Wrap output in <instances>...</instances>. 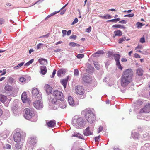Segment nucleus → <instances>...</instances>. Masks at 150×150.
I'll use <instances>...</instances> for the list:
<instances>
[{
    "instance_id": "nucleus-27",
    "label": "nucleus",
    "mask_w": 150,
    "mask_h": 150,
    "mask_svg": "<svg viewBox=\"0 0 150 150\" xmlns=\"http://www.w3.org/2000/svg\"><path fill=\"white\" fill-rule=\"evenodd\" d=\"M104 53L103 51L102 50H99L97 51L95 53L93 54V56L94 57H98L99 56L98 54H103Z\"/></svg>"
},
{
    "instance_id": "nucleus-57",
    "label": "nucleus",
    "mask_w": 150,
    "mask_h": 150,
    "mask_svg": "<svg viewBox=\"0 0 150 150\" xmlns=\"http://www.w3.org/2000/svg\"><path fill=\"white\" fill-rule=\"evenodd\" d=\"M100 138V136L96 137L95 138V140L96 142L98 141Z\"/></svg>"
},
{
    "instance_id": "nucleus-54",
    "label": "nucleus",
    "mask_w": 150,
    "mask_h": 150,
    "mask_svg": "<svg viewBox=\"0 0 150 150\" xmlns=\"http://www.w3.org/2000/svg\"><path fill=\"white\" fill-rule=\"evenodd\" d=\"M61 49H58L54 50V52H60Z\"/></svg>"
},
{
    "instance_id": "nucleus-15",
    "label": "nucleus",
    "mask_w": 150,
    "mask_h": 150,
    "mask_svg": "<svg viewBox=\"0 0 150 150\" xmlns=\"http://www.w3.org/2000/svg\"><path fill=\"white\" fill-rule=\"evenodd\" d=\"M46 124L48 127L52 128L55 126L56 125V121L54 120H52L46 122Z\"/></svg>"
},
{
    "instance_id": "nucleus-7",
    "label": "nucleus",
    "mask_w": 150,
    "mask_h": 150,
    "mask_svg": "<svg viewBox=\"0 0 150 150\" xmlns=\"http://www.w3.org/2000/svg\"><path fill=\"white\" fill-rule=\"evenodd\" d=\"M150 112V103H147L143 108L140 110L139 113H149Z\"/></svg>"
},
{
    "instance_id": "nucleus-59",
    "label": "nucleus",
    "mask_w": 150,
    "mask_h": 150,
    "mask_svg": "<svg viewBox=\"0 0 150 150\" xmlns=\"http://www.w3.org/2000/svg\"><path fill=\"white\" fill-rule=\"evenodd\" d=\"M87 32L89 33L90 32L91 30V27H89V28H88L87 29Z\"/></svg>"
},
{
    "instance_id": "nucleus-14",
    "label": "nucleus",
    "mask_w": 150,
    "mask_h": 150,
    "mask_svg": "<svg viewBox=\"0 0 150 150\" xmlns=\"http://www.w3.org/2000/svg\"><path fill=\"white\" fill-rule=\"evenodd\" d=\"M68 101L69 104L72 106H74L78 104V103L76 104L73 98L70 96H69L68 97Z\"/></svg>"
},
{
    "instance_id": "nucleus-42",
    "label": "nucleus",
    "mask_w": 150,
    "mask_h": 150,
    "mask_svg": "<svg viewBox=\"0 0 150 150\" xmlns=\"http://www.w3.org/2000/svg\"><path fill=\"white\" fill-rule=\"evenodd\" d=\"M26 80L25 78L23 77H21L19 79V81L21 82H23L25 81Z\"/></svg>"
},
{
    "instance_id": "nucleus-6",
    "label": "nucleus",
    "mask_w": 150,
    "mask_h": 150,
    "mask_svg": "<svg viewBox=\"0 0 150 150\" xmlns=\"http://www.w3.org/2000/svg\"><path fill=\"white\" fill-rule=\"evenodd\" d=\"M53 95L58 100L63 101L64 100L63 94L62 92L58 90L54 91L53 92Z\"/></svg>"
},
{
    "instance_id": "nucleus-36",
    "label": "nucleus",
    "mask_w": 150,
    "mask_h": 150,
    "mask_svg": "<svg viewBox=\"0 0 150 150\" xmlns=\"http://www.w3.org/2000/svg\"><path fill=\"white\" fill-rule=\"evenodd\" d=\"M59 106L60 108L64 109L66 106V103L64 102H63Z\"/></svg>"
},
{
    "instance_id": "nucleus-16",
    "label": "nucleus",
    "mask_w": 150,
    "mask_h": 150,
    "mask_svg": "<svg viewBox=\"0 0 150 150\" xmlns=\"http://www.w3.org/2000/svg\"><path fill=\"white\" fill-rule=\"evenodd\" d=\"M83 134L84 135L86 136H88L93 134V132H91L89 130V127H87L85 130L83 131Z\"/></svg>"
},
{
    "instance_id": "nucleus-64",
    "label": "nucleus",
    "mask_w": 150,
    "mask_h": 150,
    "mask_svg": "<svg viewBox=\"0 0 150 150\" xmlns=\"http://www.w3.org/2000/svg\"><path fill=\"white\" fill-rule=\"evenodd\" d=\"M65 11H66V10H63L62 11H61L60 12V14L61 15L63 14L65 12Z\"/></svg>"
},
{
    "instance_id": "nucleus-52",
    "label": "nucleus",
    "mask_w": 150,
    "mask_h": 150,
    "mask_svg": "<svg viewBox=\"0 0 150 150\" xmlns=\"http://www.w3.org/2000/svg\"><path fill=\"white\" fill-rule=\"evenodd\" d=\"M119 22L120 23H122L123 24H126L127 23V21L124 20H122L120 21Z\"/></svg>"
},
{
    "instance_id": "nucleus-19",
    "label": "nucleus",
    "mask_w": 150,
    "mask_h": 150,
    "mask_svg": "<svg viewBox=\"0 0 150 150\" xmlns=\"http://www.w3.org/2000/svg\"><path fill=\"white\" fill-rule=\"evenodd\" d=\"M32 95L33 96H37L38 95H39V92L38 89L36 88H33L32 91Z\"/></svg>"
},
{
    "instance_id": "nucleus-4",
    "label": "nucleus",
    "mask_w": 150,
    "mask_h": 150,
    "mask_svg": "<svg viewBox=\"0 0 150 150\" xmlns=\"http://www.w3.org/2000/svg\"><path fill=\"white\" fill-rule=\"evenodd\" d=\"M72 123L76 128H80L85 126L84 119L82 117L77 115L74 117L72 119Z\"/></svg>"
},
{
    "instance_id": "nucleus-11",
    "label": "nucleus",
    "mask_w": 150,
    "mask_h": 150,
    "mask_svg": "<svg viewBox=\"0 0 150 150\" xmlns=\"http://www.w3.org/2000/svg\"><path fill=\"white\" fill-rule=\"evenodd\" d=\"M84 88L81 86H78L75 88L76 92V94L79 95H83L84 93Z\"/></svg>"
},
{
    "instance_id": "nucleus-20",
    "label": "nucleus",
    "mask_w": 150,
    "mask_h": 150,
    "mask_svg": "<svg viewBox=\"0 0 150 150\" xmlns=\"http://www.w3.org/2000/svg\"><path fill=\"white\" fill-rule=\"evenodd\" d=\"M4 89L6 92H11L13 90V88L11 86L7 84L5 86Z\"/></svg>"
},
{
    "instance_id": "nucleus-22",
    "label": "nucleus",
    "mask_w": 150,
    "mask_h": 150,
    "mask_svg": "<svg viewBox=\"0 0 150 150\" xmlns=\"http://www.w3.org/2000/svg\"><path fill=\"white\" fill-rule=\"evenodd\" d=\"M114 35H113V37L114 38L116 36H120L122 34V32L120 30L115 31L114 32Z\"/></svg>"
},
{
    "instance_id": "nucleus-35",
    "label": "nucleus",
    "mask_w": 150,
    "mask_h": 150,
    "mask_svg": "<svg viewBox=\"0 0 150 150\" xmlns=\"http://www.w3.org/2000/svg\"><path fill=\"white\" fill-rule=\"evenodd\" d=\"M126 40V38L125 37H122L119 39L118 40V43L119 44H121L122 42Z\"/></svg>"
},
{
    "instance_id": "nucleus-31",
    "label": "nucleus",
    "mask_w": 150,
    "mask_h": 150,
    "mask_svg": "<svg viewBox=\"0 0 150 150\" xmlns=\"http://www.w3.org/2000/svg\"><path fill=\"white\" fill-rule=\"evenodd\" d=\"M69 46H72V47L79 46L80 45L74 42L69 43Z\"/></svg>"
},
{
    "instance_id": "nucleus-29",
    "label": "nucleus",
    "mask_w": 150,
    "mask_h": 150,
    "mask_svg": "<svg viewBox=\"0 0 150 150\" xmlns=\"http://www.w3.org/2000/svg\"><path fill=\"white\" fill-rule=\"evenodd\" d=\"M24 64V62H22L21 63L18 64L17 66H15L13 67V70H17L19 68L21 67Z\"/></svg>"
},
{
    "instance_id": "nucleus-38",
    "label": "nucleus",
    "mask_w": 150,
    "mask_h": 150,
    "mask_svg": "<svg viewBox=\"0 0 150 150\" xmlns=\"http://www.w3.org/2000/svg\"><path fill=\"white\" fill-rule=\"evenodd\" d=\"M34 61V59H31L30 60L25 63L24 65L25 66H28L30 64H32L33 62Z\"/></svg>"
},
{
    "instance_id": "nucleus-46",
    "label": "nucleus",
    "mask_w": 150,
    "mask_h": 150,
    "mask_svg": "<svg viewBox=\"0 0 150 150\" xmlns=\"http://www.w3.org/2000/svg\"><path fill=\"white\" fill-rule=\"evenodd\" d=\"M4 19L0 18V25L4 24Z\"/></svg>"
},
{
    "instance_id": "nucleus-41",
    "label": "nucleus",
    "mask_w": 150,
    "mask_h": 150,
    "mask_svg": "<svg viewBox=\"0 0 150 150\" xmlns=\"http://www.w3.org/2000/svg\"><path fill=\"white\" fill-rule=\"evenodd\" d=\"M74 73L75 76H78L79 73L78 69H75L74 70Z\"/></svg>"
},
{
    "instance_id": "nucleus-18",
    "label": "nucleus",
    "mask_w": 150,
    "mask_h": 150,
    "mask_svg": "<svg viewBox=\"0 0 150 150\" xmlns=\"http://www.w3.org/2000/svg\"><path fill=\"white\" fill-rule=\"evenodd\" d=\"M22 100L23 103H25L27 101V96L26 93V92H23L21 96Z\"/></svg>"
},
{
    "instance_id": "nucleus-49",
    "label": "nucleus",
    "mask_w": 150,
    "mask_h": 150,
    "mask_svg": "<svg viewBox=\"0 0 150 150\" xmlns=\"http://www.w3.org/2000/svg\"><path fill=\"white\" fill-rule=\"evenodd\" d=\"M134 56L135 58H140V55L137 54L135 53L134 54Z\"/></svg>"
},
{
    "instance_id": "nucleus-37",
    "label": "nucleus",
    "mask_w": 150,
    "mask_h": 150,
    "mask_svg": "<svg viewBox=\"0 0 150 150\" xmlns=\"http://www.w3.org/2000/svg\"><path fill=\"white\" fill-rule=\"evenodd\" d=\"M112 18V17H111L110 15L108 14H106L104 16V19H109L110 18Z\"/></svg>"
},
{
    "instance_id": "nucleus-24",
    "label": "nucleus",
    "mask_w": 150,
    "mask_h": 150,
    "mask_svg": "<svg viewBox=\"0 0 150 150\" xmlns=\"http://www.w3.org/2000/svg\"><path fill=\"white\" fill-rule=\"evenodd\" d=\"M41 70V73L43 75H45L47 72V70L46 67L44 66H42L40 67Z\"/></svg>"
},
{
    "instance_id": "nucleus-63",
    "label": "nucleus",
    "mask_w": 150,
    "mask_h": 150,
    "mask_svg": "<svg viewBox=\"0 0 150 150\" xmlns=\"http://www.w3.org/2000/svg\"><path fill=\"white\" fill-rule=\"evenodd\" d=\"M127 61V60L125 58H122L121 59V61L122 62H126V61Z\"/></svg>"
},
{
    "instance_id": "nucleus-50",
    "label": "nucleus",
    "mask_w": 150,
    "mask_h": 150,
    "mask_svg": "<svg viewBox=\"0 0 150 150\" xmlns=\"http://www.w3.org/2000/svg\"><path fill=\"white\" fill-rule=\"evenodd\" d=\"M6 147L7 149H9L11 148V146L9 144H6Z\"/></svg>"
},
{
    "instance_id": "nucleus-45",
    "label": "nucleus",
    "mask_w": 150,
    "mask_h": 150,
    "mask_svg": "<svg viewBox=\"0 0 150 150\" xmlns=\"http://www.w3.org/2000/svg\"><path fill=\"white\" fill-rule=\"evenodd\" d=\"M56 69L54 70L53 72L52 73V75L51 76V78H53L56 74Z\"/></svg>"
},
{
    "instance_id": "nucleus-21",
    "label": "nucleus",
    "mask_w": 150,
    "mask_h": 150,
    "mask_svg": "<svg viewBox=\"0 0 150 150\" xmlns=\"http://www.w3.org/2000/svg\"><path fill=\"white\" fill-rule=\"evenodd\" d=\"M68 79L69 78L67 77L66 78L63 79L61 81V83L63 85L64 88H65L66 87Z\"/></svg>"
},
{
    "instance_id": "nucleus-47",
    "label": "nucleus",
    "mask_w": 150,
    "mask_h": 150,
    "mask_svg": "<svg viewBox=\"0 0 150 150\" xmlns=\"http://www.w3.org/2000/svg\"><path fill=\"white\" fill-rule=\"evenodd\" d=\"M76 36L75 35H71L70 37V38L72 39L75 40L76 38Z\"/></svg>"
},
{
    "instance_id": "nucleus-12",
    "label": "nucleus",
    "mask_w": 150,
    "mask_h": 150,
    "mask_svg": "<svg viewBox=\"0 0 150 150\" xmlns=\"http://www.w3.org/2000/svg\"><path fill=\"white\" fill-rule=\"evenodd\" d=\"M66 70L65 69H61L58 70L57 73V76L58 77H62L65 74Z\"/></svg>"
},
{
    "instance_id": "nucleus-62",
    "label": "nucleus",
    "mask_w": 150,
    "mask_h": 150,
    "mask_svg": "<svg viewBox=\"0 0 150 150\" xmlns=\"http://www.w3.org/2000/svg\"><path fill=\"white\" fill-rule=\"evenodd\" d=\"M42 45V44L41 43H39V44H38L37 45V49H39L40 48V46L41 45Z\"/></svg>"
},
{
    "instance_id": "nucleus-28",
    "label": "nucleus",
    "mask_w": 150,
    "mask_h": 150,
    "mask_svg": "<svg viewBox=\"0 0 150 150\" xmlns=\"http://www.w3.org/2000/svg\"><path fill=\"white\" fill-rule=\"evenodd\" d=\"M57 100V99H56L55 98H53L51 101V102L52 104H55L57 106V107H58L59 105V101L58 100Z\"/></svg>"
},
{
    "instance_id": "nucleus-26",
    "label": "nucleus",
    "mask_w": 150,
    "mask_h": 150,
    "mask_svg": "<svg viewBox=\"0 0 150 150\" xmlns=\"http://www.w3.org/2000/svg\"><path fill=\"white\" fill-rule=\"evenodd\" d=\"M7 99L6 96L4 95L0 94V101H1L3 103H4Z\"/></svg>"
},
{
    "instance_id": "nucleus-5",
    "label": "nucleus",
    "mask_w": 150,
    "mask_h": 150,
    "mask_svg": "<svg viewBox=\"0 0 150 150\" xmlns=\"http://www.w3.org/2000/svg\"><path fill=\"white\" fill-rule=\"evenodd\" d=\"M83 112L85 113V116L87 121L90 123H92L95 119V115L92 111L89 109H87Z\"/></svg>"
},
{
    "instance_id": "nucleus-51",
    "label": "nucleus",
    "mask_w": 150,
    "mask_h": 150,
    "mask_svg": "<svg viewBox=\"0 0 150 150\" xmlns=\"http://www.w3.org/2000/svg\"><path fill=\"white\" fill-rule=\"evenodd\" d=\"M107 22H116L115 19H114L110 20H109L107 21Z\"/></svg>"
},
{
    "instance_id": "nucleus-32",
    "label": "nucleus",
    "mask_w": 150,
    "mask_h": 150,
    "mask_svg": "<svg viewBox=\"0 0 150 150\" xmlns=\"http://www.w3.org/2000/svg\"><path fill=\"white\" fill-rule=\"evenodd\" d=\"M144 25L139 22H137L136 23V25L138 29L141 28Z\"/></svg>"
},
{
    "instance_id": "nucleus-56",
    "label": "nucleus",
    "mask_w": 150,
    "mask_h": 150,
    "mask_svg": "<svg viewBox=\"0 0 150 150\" xmlns=\"http://www.w3.org/2000/svg\"><path fill=\"white\" fill-rule=\"evenodd\" d=\"M139 137V134L138 133H136V135L134 136L133 137V138L134 139L138 138Z\"/></svg>"
},
{
    "instance_id": "nucleus-58",
    "label": "nucleus",
    "mask_w": 150,
    "mask_h": 150,
    "mask_svg": "<svg viewBox=\"0 0 150 150\" xmlns=\"http://www.w3.org/2000/svg\"><path fill=\"white\" fill-rule=\"evenodd\" d=\"M131 12V10H129L128 11H124L123 12L126 13H130Z\"/></svg>"
},
{
    "instance_id": "nucleus-2",
    "label": "nucleus",
    "mask_w": 150,
    "mask_h": 150,
    "mask_svg": "<svg viewBox=\"0 0 150 150\" xmlns=\"http://www.w3.org/2000/svg\"><path fill=\"white\" fill-rule=\"evenodd\" d=\"M13 139L15 142V147L17 150H21L24 139L22 136L21 135L20 133L17 132L15 133L13 137Z\"/></svg>"
},
{
    "instance_id": "nucleus-43",
    "label": "nucleus",
    "mask_w": 150,
    "mask_h": 150,
    "mask_svg": "<svg viewBox=\"0 0 150 150\" xmlns=\"http://www.w3.org/2000/svg\"><path fill=\"white\" fill-rule=\"evenodd\" d=\"M140 42L141 43H144L145 42V38L144 36L142 37L140 40Z\"/></svg>"
},
{
    "instance_id": "nucleus-55",
    "label": "nucleus",
    "mask_w": 150,
    "mask_h": 150,
    "mask_svg": "<svg viewBox=\"0 0 150 150\" xmlns=\"http://www.w3.org/2000/svg\"><path fill=\"white\" fill-rule=\"evenodd\" d=\"M142 47H143L142 45H138L136 48V49H142Z\"/></svg>"
},
{
    "instance_id": "nucleus-9",
    "label": "nucleus",
    "mask_w": 150,
    "mask_h": 150,
    "mask_svg": "<svg viewBox=\"0 0 150 150\" xmlns=\"http://www.w3.org/2000/svg\"><path fill=\"white\" fill-rule=\"evenodd\" d=\"M114 59L116 61V66L119 69L122 70V67L121 65L119 62V59L120 58V56L119 54H114Z\"/></svg>"
},
{
    "instance_id": "nucleus-23",
    "label": "nucleus",
    "mask_w": 150,
    "mask_h": 150,
    "mask_svg": "<svg viewBox=\"0 0 150 150\" xmlns=\"http://www.w3.org/2000/svg\"><path fill=\"white\" fill-rule=\"evenodd\" d=\"M144 71L142 68H140L137 69L136 70V74L139 76H142L143 74Z\"/></svg>"
},
{
    "instance_id": "nucleus-17",
    "label": "nucleus",
    "mask_w": 150,
    "mask_h": 150,
    "mask_svg": "<svg viewBox=\"0 0 150 150\" xmlns=\"http://www.w3.org/2000/svg\"><path fill=\"white\" fill-rule=\"evenodd\" d=\"M45 88L47 93L48 94L50 93H51L52 91V88L48 84H47L45 85Z\"/></svg>"
},
{
    "instance_id": "nucleus-10",
    "label": "nucleus",
    "mask_w": 150,
    "mask_h": 150,
    "mask_svg": "<svg viewBox=\"0 0 150 150\" xmlns=\"http://www.w3.org/2000/svg\"><path fill=\"white\" fill-rule=\"evenodd\" d=\"M34 106L38 109H40L43 106L42 102L40 100H37L34 103Z\"/></svg>"
},
{
    "instance_id": "nucleus-44",
    "label": "nucleus",
    "mask_w": 150,
    "mask_h": 150,
    "mask_svg": "<svg viewBox=\"0 0 150 150\" xmlns=\"http://www.w3.org/2000/svg\"><path fill=\"white\" fill-rule=\"evenodd\" d=\"M78 21V19L76 18H75L74 21H73V22L71 24L72 25H74V24H75V23H77Z\"/></svg>"
},
{
    "instance_id": "nucleus-40",
    "label": "nucleus",
    "mask_w": 150,
    "mask_h": 150,
    "mask_svg": "<svg viewBox=\"0 0 150 150\" xmlns=\"http://www.w3.org/2000/svg\"><path fill=\"white\" fill-rule=\"evenodd\" d=\"M76 57L78 59L82 58L84 57V55L83 54H79L77 55Z\"/></svg>"
},
{
    "instance_id": "nucleus-13",
    "label": "nucleus",
    "mask_w": 150,
    "mask_h": 150,
    "mask_svg": "<svg viewBox=\"0 0 150 150\" xmlns=\"http://www.w3.org/2000/svg\"><path fill=\"white\" fill-rule=\"evenodd\" d=\"M83 81L87 83H89L91 81L92 79L88 74H84L83 77Z\"/></svg>"
},
{
    "instance_id": "nucleus-1",
    "label": "nucleus",
    "mask_w": 150,
    "mask_h": 150,
    "mask_svg": "<svg viewBox=\"0 0 150 150\" xmlns=\"http://www.w3.org/2000/svg\"><path fill=\"white\" fill-rule=\"evenodd\" d=\"M131 81V69H127L124 71L120 79V83L123 87L127 86Z\"/></svg>"
},
{
    "instance_id": "nucleus-48",
    "label": "nucleus",
    "mask_w": 150,
    "mask_h": 150,
    "mask_svg": "<svg viewBox=\"0 0 150 150\" xmlns=\"http://www.w3.org/2000/svg\"><path fill=\"white\" fill-rule=\"evenodd\" d=\"M62 32L63 34L62 36L64 37L66 34L67 31L65 30H62Z\"/></svg>"
},
{
    "instance_id": "nucleus-25",
    "label": "nucleus",
    "mask_w": 150,
    "mask_h": 150,
    "mask_svg": "<svg viewBox=\"0 0 150 150\" xmlns=\"http://www.w3.org/2000/svg\"><path fill=\"white\" fill-rule=\"evenodd\" d=\"M38 62L41 64L45 65L47 63V61L46 59L43 58L39 59Z\"/></svg>"
},
{
    "instance_id": "nucleus-53",
    "label": "nucleus",
    "mask_w": 150,
    "mask_h": 150,
    "mask_svg": "<svg viewBox=\"0 0 150 150\" xmlns=\"http://www.w3.org/2000/svg\"><path fill=\"white\" fill-rule=\"evenodd\" d=\"M103 129V127L101 126H100L99 127V130L98 132V133L100 132L101 131H102Z\"/></svg>"
},
{
    "instance_id": "nucleus-61",
    "label": "nucleus",
    "mask_w": 150,
    "mask_h": 150,
    "mask_svg": "<svg viewBox=\"0 0 150 150\" xmlns=\"http://www.w3.org/2000/svg\"><path fill=\"white\" fill-rule=\"evenodd\" d=\"M71 30H69L67 31V35H69L71 34Z\"/></svg>"
},
{
    "instance_id": "nucleus-30",
    "label": "nucleus",
    "mask_w": 150,
    "mask_h": 150,
    "mask_svg": "<svg viewBox=\"0 0 150 150\" xmlns=\"http://www.w3.org/2000/svg\"><path fill=\"white\" fill-rule=\"evenodd\" d=\"M72 137H78L79 138L83 139V136L82 135H81L79 133H76V134H74V135H73Z\"/></svg>"
},
{
    "instance_id": "nucleus-33",
    "label": "nucleus",
    "mask_w": 150,
    "mask_h": 150,
    "mask_svg": "<svg viewBox=\"0 0 150 150\" xmlns=\"http://www.w3.org/2000/svg\"><path fill=\"white\" fill-rule=\"evenodd\" d=\"M59 11H57H57H55V12H54L52 13H51V14H50V15H48L45 18V20H47V18H49L51 16H53V15H54L56 14L57 13H58L59 12Z\"/></svg>"
},
{
    "instance_id": "nucleus-3",
    "label": "nucleus",
    "mask_w": 150,
    "mask_h": 150,
    "mask_svg": "<svg viewBox=\"0 0 150 150\" xmlns=\"http://www.w3.org/2000/svg\"><path fill=\"white\" fill-rule=\"evenodd\" d=\"M24 117L28 120H30L31 121L36 122L38 120V115L32 110L25 108L24 110Z\"/></svg>"
},
{
    "instance_id": "nucleus-39",
    "label": "nucleus",
    "mask_w": 150,
    "mask_h": 150,
    "mask_svg": "<svg viewBox=\"0 0 150 150\" xmlns=\"http://www.w3.org/2000/svg\"><path fill=\"white\" fill-rule=\"evenodd\" d=\"M112 27H113V28H125L124 26H122L120 25H116V24L113 25L112 26Z\"/></svg>"
},
{
    "instance_id": "nucleus-34",
    "label": "nucleus",
    "mask_w": 150,
    "mask_h": 150,
    "mask_svg": "<svg viewBox=\"0 0 150 150\" xmlns=\"http://www.w3.org/2000/svg\"><path fill=\"white\" fill-rule=\"evenodd\" d=\"M93 64L94 67L96 69L98 70L100 69V66L99 65L98 62H94Z\"/></svg>"
},
{
    "instance_id": "nucleus-60",
    "label": "nucleus",
    "mask_w": 150,
    "mask_h": 150,
    "mask_svg": "<svg viewBox=\"0 0 150 150\" xmlns=\"http://www.w3.org/2000/svg\"><path fill=\"white\" fill-rule=\"evenodd\" d=\"M125 17H131V14H126L124 16Z\"/></svg>"
},
{
    "instance_id": "nucleus-8",
    "label": "nucleus",
    "mask_w": 150,
    "mask_h": 150,
    "mask_svg": "<svg viewBox=\"0 0 150 150\" xmlns=\"http://www.w3.org/2000/svg\"><path fill=\"white\" fill-rule=\"evenodd\" d=\"M37 142V140L35 137L29 138L28 140L27 145L30 144L31 146H34Z\"/></svg>"
}]
</instances>
